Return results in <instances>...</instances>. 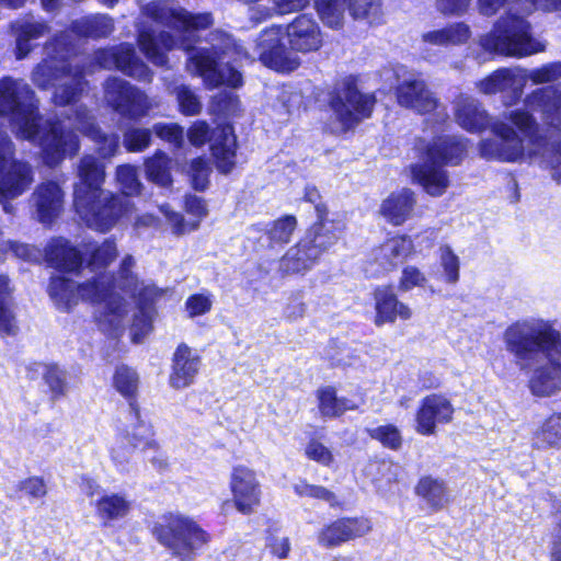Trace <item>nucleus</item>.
I'll return each mask as SVG.
<instances>
[{
    "label": "nucleus",
    "mask_w": 561,
    "mask_h": 561,
    "mask_svg": "<svg viewBox=\"0 0 561 561\" xmlns=\"http://www.w3.org/2000/svg\"><path fill=\"white\" fill-rule=\"evenodd\" d=\"M116 181L126 196L136 195L140 192L141 183L134 165H119L116 169Z\"/></svg>",
    "instance_id": "53"
},
{
    "label": "nucleus",
    "mask_w": 561,
    "mask_h": 561,
    "mask_svg": "<svg viewBox=\"0 0 561 561\" xmlns=\"http://www.w3.org/2000/svg\"><path fill=\"white\" fill-rule=\"evenodd\" d=\"M561 78V62L545 65L528 72V79L536 83L549 82Z\"/></svg>",
    "instance_id": "64"
},
{
    "label": "nucleus",
    "mask_w": 561,
    "mask_h": 561,
    "mask_svg": "<svg viewBox=\"0 0 561 561\" xmlns=\"http://www.w3.org/2000/svg\"><path fill=\"white\" fill-rule=\"evenodd\" d=\"M68 35L61 34L45 45L47 57L32 72V81L41 89L57 84L54 92L56 105L65 106L76 102L88 82L85 76L98 68H116L138 81H151L152 71L139 58L131 44L95 51L93 60L70 58L67 48Z\"/></svg>",
    "instance_id": "1"
},
{
    "label": "nucleus",
    "mask_w": 561,
    "mask_h": 561,
    "mask_svg": "<svg viewBox=\"0 0 561 561\" xmlns=\"http://www.w3.org/2000/svg\"><path fill=\"white\" fill-rule=\"evenodd\" d=\"M85 252L89 253V259L84 270L91 274L88 279L98 282L107 297L112 280V274L107 272V267L118 255L116 243L112 239H106L100 245L88 248Z\"/></svg>",
    "instance_id": "24"
},
{
    "label": "nucleus",
    "mask_w": 561,
    "mask_h": 561,
    "mask_svg": "<svg viewBox=\"0 0 561 561\" xmlns=\"http://www.w3.org/2000/svg\"><path fill=\"white\" fill-rule=\"evenodd\" d=\"M138 450H157L158 443L151 424L141 419L137 402L129 403L128 423L116 434Z\"/></svg>",
    "instance_id": "25"
},
{
    "label": "nucleus",
    "mask_w": 561,
    "mask_h": 561,
    "mask_svg": "<svg viewBox=\"0 0 561 561\" xmlns=\"http://www.w3.org/2000/svg\"><path fill=\"white\" fill-rule=\"evenodd\" d=\"M541 101L545 112L550 117V123L561 127V91L554 87H548L542 91Z\"/></svg>",
    "instance_id": "55"
},
{
    "label": "nucleus",
    "mask_w": 561,
    "mask_h": 561,
    "mask_svg": "<svg viewBox=\"0 0 561 561\" xmlns=\"http://www.w3.org/2000/svg\"><path fill=\"white\" fill-rule=\"evenodd\" d=\"M48 294L56 308L60 311H70L79 300L89 301L96 306L95 319L102 331L117 335L124 329L125 309L115 297L104 295V288L98 282L87 279L77 284L64 276L50 278Z\"/></svg>",
    "instance_id": "6"
},
{
    "label": "nucleus",
    "mask_w": 561,
    "mask_h": 561,
    "mask_svg": "<svg viewBox=\"0 0 561 561\" xmlns=\"http://www.w3.org/2000/svg\"><path fill=\"white\" fill-rule=\"evenodd\" d=\"M157 540L181 561H193L209 535L196 522L181 514L163 515L153 526Z\"/></svg>",
    "instance_id": "10"
},
{
    "label": "nucleus",
    "mask_w": 561,
    "mask_h": 561,
    "mask_svg": "<svg viewBox=\"0 0 561 561\" xmlns=\"http://www.w3.org/2000/svg\"><path fill=\"white\" fill-rule=\"evenodd\" d=\"M280 25L262 31L255 41V53L262 64L279 72H290L300 66L296 53H316L323 46V34L310 14H299L286 25L285 34L289 47L282 43Z\"/></svg>",
    "instance_id": "4"
},
{
    "label": "nucleus",
    "mask_w": 561,
    "mask_h": 561,
    "mask_svg": "<svg viewBox=\"0 0 561 561\" xmlns=\"http://www.w3.org/2000/svg\"><path fill=\"white\" fill-rule=\"evenodd\" d=\"M371 529V523L366 517H342L323 526L317 535V541L321 547L332 549L362 538Z\"/></svg>",
    "instance_id": "17"
},
{
    "label": "nucleus",
    "mask_w": 561,
    "mask_h": 561,
    "mask_svg": "<svg viewBox=\"0 0 561 561\" xmlns=\"http://www.w3.org/2000/svg\"><path fill=\"white\" fill-rule=\"evenodd\" d=\"M170 92L175 95L180 112L186 116H194L201 113L203 105L198 95L187 85L180 84L170 88Z\"/></svg>",
    "instance_id": "49"
},
{
    "label": "nucleus",
    "mask_w": 561,
    "mask_h": 561,
    "mask_svg": "<svg viewBox=\"0 0 561 561\" xmlns=\"http://www.w3.org/2000/svg\"><path fill=\"white\" fill-rule=\"evenodd\" d=\"M318 221L314 222L307 231L304 240L308 241L311 249L317 251V256L329 250L334 245L341 236V228L339 224L329 220L328 208L324 204H317Z\"/></svg>",
    "instance_id": "28"
},
{
    "label": "nucleus",
    "mask_w": 561,
    "mask_h": 561,
    "mask_svg": "<svg viewBox=\"0 0 561 561\" xmlns=\"http://www.w3.org/2000/svg\"><path fill=\"white\" fill-rule=\"evenodd\" d=\"M114 30V20L107 14L84 16L71 24V31L75 34L93 39L108 37Z\"/></svg>",
    "instance_id": "38"
},
{
    "label": "nucleus",
    "mask_w": 561,
    "mask_h": 561,
    "mask_svg": "<svg viewBox=\"0 0 561 561\" xmlns=\"http://www.w3.org/2000/svg\"><path fill=\"white\" fill-rule=\"evenodd\" d=\"M236 148V136L232 127L227 125L218 129L211 144V152L215 158L217 169L221 173L228 174L234 168Z\"/></svg>",
    "instance_id": "34"
},
{
    "label": "nucleus",
    "mask_w": 561,
    "mask_h": 561,
    "mask_svg": "<svg viewBox=\"0 0 561 561\" xmlns=\"http://www.w3.org/2000/svg\"><path fill=\"white\" fill-rule=\"evenodd\" d=\"M495 136L480 144V153L486 159L516 161L523 156V140L512 126L497 123L493 127Z\"/></svg>",
    "instance_id": "19"
},
{
    "label": "nucleus",
    "mask_w": 561,
    "mask_h": 561,
    "mask_svg": "<svg viewBox=\"0 0 561 561\" xmlns=\"http://www.w3.org/2000/svg\"><path fill=\"white\" fill-rule=\"evenodd\" d=\"M151 142V130L148 128L133 127L124 133L123 144L128 152H141Z\"/></svg>",
    "instance_id": "54"
},
{
    "label": "nucleus",
    "mask_w": 561,
    "mask_h": 561,
    "mask_svg": "<svg viewBox=\"0 0 561 561\" xmlns=\"http://www.w3.org/2000/svg\"><path fill=\"white\" fill-rule=\"evenodd\" d=\"M542 356H561V335L542 319L528 322V360Z\"/></svg>",
    "instance_id": "22"
},
{
    "label": "nucleus",
    "mask_w": 561,
    "mask_h": 561,
    "mask_svg": "<svg viewBox=\"0 0 561 561\" xmlns=\"http://www.w3.org/2000/svg\"><path fill=\"white\" fill-rule=\"evenodd\" d=\"M33 182V167L15 159L11 139L8 135H0V205L5 214H14L11 201L23 195Z\"/></svg>",
    "instance_id": "11"
},
{
    "label": "nucleus",
    "mask_w": 561,
    "mask_h": 561,
    "mask_svg": "<svg viewBox=\"0 0 561 561\" xmlns=\"http://www.w3.org/2000/svg\"><path fill=\"white\" fill-rule=\"evenodd\" d=\"M296 228L297 219L293 215H286L274 220L266 231L270 247L288 243Z\"/></svg>",
    "instance_id": "46"
},
{
    "label": "nucleus",
    "mask_w": 561,
    "mask_h": 561,
    "mask_svg": "<svg viewBox=\"0 0 561 561\" xmlns=\"http://www.w3.org/2000/svg\"><path fill=\"white\" fill-rule=\"evenodd\" d=\"M10 31L15 42L14 56L21 60L34 49L33 42L47 35L50 27L44 20L25 15L11 22Z\"/></svg>",
    "instance_id": "23"
},
{
    "label": "nucleus",
    "mask_w": 561,
    "mask_h": 561,
    "mask_svg": "<svg viewBox=\"0 0 561 561\" xmlns=\"http://www.w3.org/2000/svg\"><path fill=\"white\" fill-rule=\"evenodd\" d=\"M526 71L522 68H501L477 83V89L485 94L501 93L506 107L516 105L524 93Z\"/></svg>",
    "instance_id": "15"
},
{
    "label": "nucleus",
    "mask_w": 561,
    "mask_h": 561,
    "mask_svg": "<svg viewBox=\"0 0 561 561\" xmlns=\"http://www.w3.org/2000/svg\"><path fill=\"white\" fill-rule=\"evenodd\" d=\"M504 342L506 350L516 357L520 368H524V359L526 358V324L516 322L508 327L504 333Z\"/></svg>",
    "instance_id": "44"
},
{
    "label": "nucleus",
    "mask_w": 561,
    "mask_h": 561,
    "mask_svg": "<svg viewBox=\"0 0 561 561\" xmlns=\"http://www.w3.org/2000/svg\"><path fill=\"white\" fill-rule=\"evenodd\" d=\"M347 0H316L314 8L322 23L333 30L344 25Z\"/></svg>",
    "instance_id": "42"
},
{
    "label": "nucleus",
    "mask_w": 561,
    "mask_h": 561,
    "mask_svg": "<svg viewBox=\"0 0 561 561\" xmlns=\"http://www.w3.org/2000/svg\"><path fill=\"white\" fill-rule=\"evenodd\" d=\"M533 443L537 447H561V412H554L535 422Z\"/></svg>",
    "instance_id": "39"
},
{
    "label": "nucleus",
    "mask_w": 561,
    "mask_h": 561,
    "mask_svg": "<svg viewBox=\"0 0 561 561\" xmlns=\"http://www.w3.org/2000/svg\"><path fill=\"white\" fill-rule=\"evenodd\" d=\"M137 449L126 443L118 435L111 446L110 455L111 459L121 472H129L133 469V455Z\"/></svg>",
    "instance_id": "48"
},
{
    "label": "nucleus",
    "mask_w": 561,
    "mask_h": 561,
    "mask_svg": "<svg viewBox=\"0 0 561 561\" xmlns=\"http://www.w3.org/2000/svg\"><path fill=\"white\" fill-rule=\"evenodd\" d=\"M16 491L20 493V497H27L30 503L43 500L48 493L46 481L37 476L21 480L16 485Z\"/></svg>",
    "instance_id": "51"
},
{
    "label": "nucleus",
    "mask_w": 561,
    "mask_h": 561,
    "mask_svg": "<svg viewBox=\"0 0 561 561\" xmlns=\"http://www.w3.org/2000/svg\"><path fill=\"white\" fill-rule=\"evenodd\" d=\"M56 122H65L68 125L66 134L72 133L79 139L78 134L75 131L76 128L81 134L90 138L94 142L98 153L104 159L112 158L119 151L118 135L115 133H103L95 125V119L91 115L90 111L83 105L77 106L72 116L57 118ZM78 144L80 145L79 140Z\"/></svg>",
    "instance_id": "14"
},
{
    "label": "nucleus",
    "mask_w": 561,
    "mask_h": 561,
    "mask_svg": "<svg viewBox=\"0 0 561 561\" xmlns=\"http://www.w3.org/2000/svg\"><path fill=\"white\" fill-rule=\"evenodd\" d=\"M210 168L203 158L194 159L190 165V174L195 190L204 191L208 184Z\"/></svg>",
    "instance_id": "60"
},
{
    "label": "nucleus",
    "mask_w": 561,
    "mask_h": 561,
    "mask_svg": "<svg viewBox=\"0 0 561 561\" xmlns=\"http://www.w3.org/2000/svg\"><path fill=\"white\" fill-rule=\"evenodd\" d=\"M413 242L407 236L386 240L373 251L374 261L385 271L396 268L413 253Z\"/></svg>",
    "instance_id": "29"
},
{
    "label": "nucleus",
    "mask_w": 561,
    "mask_h": 561,
    "mask_svg": "<svg viewBox=\"0 0 561 561\" xmlns=\"http://www.w3.org/2000/svg\"><path fill=\"white\" fill-rule=\"evenodd\" d=\"M141 15L159 25L172 28L179 34L175 36L168 31L157 34L146 22L137 23L139 48L147 59L158 67L168 64L169 59L164 50L179 48L190 51L197 42L196 33L213 24L209 13L192 14L173 0L151 1L141 8Z\"/></svg>",
    "instance_id": "2"
},
{
    "label": "nucleus",
    "mask_w": 561,
    "mask_h": 561,
    "mask_svg": "<svg viewBox=\"0 0 561 561\" xmlns=\"http://www.w3.org/2000/svg\"><path fill=\"white\" fill-rule=\"evenodd\" d=\"M152 130L159 138L176 147H180L183 142V128L178 124L157 123Z\"/></svg>",
    "instance_id": "62"
},
{
    "label": "nucleus",
    "mask_w": 561,
    "mask_h": 561,
    "mask_svg": "<svg viewBox=\"0 0 561 561\" xmlns=\"http://www.w3.org/2000/svg\"><path fill=\"white\" fill-rule=\"evenodd\" d=\"M210 110L214 114L222 117L234 116L240 110V101L234 93L220 91L213 98Z\"/></svg>",
    "instance_id": "52"
},
{
    "label": "nucleus",
    "mask_w": 561,
    "mask_h": 561,
    "mask_svg": "<svg viewBox=\"0 0 561 561\" xmlns=\"http://www.w3.org/2000/svg\"><path fill=\"white\" fill-rule=\"evenodd\" d=\"M105 103L117 114L129 119H140L156 105L139 88L118 77H110L103 83Z\"/></svg>",
    "instance_id": "13"
},
{
    "label": "nucleus",
    "mask_w": 561,
    "mask_h": 561,
    "mask_svg": "<svg viewBox=\"0 0 561 561\" xmlns=\"http://www.w3.org/2000/svg\"><path fill=\"white\" fill-rule=\"evenodd\" d=\"M507 2L508 10L493 30L480 37V46L488 53L510 57H523L526 53V21L522 0L512 4L511 0H478L480 12L491 16Z\"/></svg>",
    "instance_id": "9"
},
{
    "label": "nucleus",
    "mask_w": 561,
    "mask_h": 561,
    "mask_svg": "<svg viewBox=\"0 0 561 561\" xmlns=\"http://www.w3.org/2000/svg\"><path fill=\"white\" fill-rule=\"evenodd\" d=\"M319 410L324 417H336L347 410H355L357 405L346 398H337L333 387H324L317 391Z\"/></svg>",
    "instance_id": "41"
},
{
    "label": "nucleus",
    "mask_w": 561,
    "mask_h": 561,
    "mask_svg": "<svg viewBox=\"0 0 561 561\" xmlns=\"http://www.w3.org/2000/svg\"><path fill=\"white\" fill-rule=\"evenodd\" d=\"M376 99L362 93L352 78L342 81L331 95L330 106L343 129L353 128L371 115Z\"/></svg>",
    "instance_id": "12"
},
{
    "label": "nucleus",
    "mask_w": 561,
    "mask_h": 561,
    "mask_svg": "<svg viewBox=\"0 0 561 561\" xmlns=\"http://www.w3.org/2000/svg\"><path fill=\"white\" fill-rule=\"evenodd\" d=\"M36 218L43 225H50L61 213L64 192L51 181L39 184L32 194Z\"/></svg>",
    "instance_id": "27"
},
{
    "label": "nucleus",
    "mask_w": 561,
    "mask_h": 561,
    "mask_svg": "<svg viewBox=\"0 0 561 561\" xmlns=\"http://www.w3.org/2000/svg\"><path fill=\"white\" fill-rule=\"evenodd\" d=\"M415 149L421 161L411 167L412 178L432 196H440L449 186L445 164L457 165L461 162L466 145L455 136H439L433 142L417 141Z\"/></svg>",
    "instance_id": "7"
},
{
    "label": "nucleus",
    "mask_w": 561,
    "mask_h": 561,
    "mask_svg": "<svg viewBox=\"0 0 561 561\" xmlns=\"http://www.w3.org/2000/svg\"><path fill=\"white\" fill-rule=\"evenodd\" d=\"M453 414L454 408L447 398L440 394L426 396L416 412L415 430L421 435H434L436 426L449 423Z\"/></svg>",
    "instance_id": "21"
},
{
    "label": "nucleus",
    "mask_w": 561,
    "mask_h": 561,
    "mask_svg": "<svg viewBox=\"0 0 561 561\" xmlns=\"http://www.w3.org/2000/svg\"><path fill=\"white\" fill-rule=\"evenodd\" d=\"M427 283L425 274L413 265H408L402 270L399 280L401 291H410L414 287H424Z\"/></svg>",
    "instance_id": "59"
},
{
    "label": "nucleus",
    "mask_w": 561,
    "mask_h": 561,
    "mask_svg": "<svg viewBox=\"0 0 561 561\" xmlns=\"http://www.w3.org/2000/svg\"><path fill=\"white\" fill-rule=\"evenodd\" d=\"M455 118L459 126L470 133L485 129L490 123L486 111L472 96L460 95L455 104Z\"/></svg>",
    "instance_id": "31"
},
{
    "label": "nucleus",
    "mask_w": 561,
    "mask_h": 561,
    "mask_svg": "<svg viewBox=\"0 0 561 561\" xmlns=\"http://www.w3.org/2000/svg\"><path fill=\"white\" fill-rule=\"evenodd\" d=\"M135 265L136 261L131 255L127 254L124 256L116 276L112 275L107 299L110 296L115 297L117 302L125 309L124 320L128 312V305L118 294L114 293V288L117 287L137 299V312L134 314L130 335L134 343H141L152 330L153 304L163 295V290L154 285L140 283L134 273Z\"/></svg>",
    "instance_id": "8"
},
{
    "label": "nucleus",
    "mask_w": 561,
    "mask_h": 561,
    "mask_svg": "<svg viewBox=\"0 0 561 561\" xmlns=\"http://www.w3.org/2000/svg\"><path fill=\"white\" fill-rule=\"evenodd\" d=\"M439 252L440 266L444 271L445 280L449 284H456L459 280V257L449 245L440 247Z\"/></svg>",
    "instance_id": "57"
},
{
    "label": "nucleus",
    "mask_w": 561,
    "mask_h": 561,
    "mask_svg": "<svg viewBox=\"0 0 561 561\" xmlns=\"http://www.w3.org/2000/svg\"><path fill=\"white\" fill-rule=\"evenodd\" d=\"M398 103L420 114H426L438 110V116H447L444 107H440L434 93L427 88L424 80L415 75L404 78L396 88Z\"/></svg>",
    "instance_id": "16"
},
{
    "label": "nucleus",
    "mask_w": 561,
    "mask_h": 561,
    "mask_svg": "<svg viewBox=\"0 0 561 561\" xmlns=\"http://www.w3.org/2000/svg\"><path fill=\"white\" fill-rule=\"evenodd\" d=\"M317 251L308 241L301 239L282 257L279 267L284 273H300L309 270L318 260Z\"/></svg>",
    "instance_id": "36"
},
{
    "label": "nucleus",
    "mask_w": 561,
    "mask_h": 561,
    "mask_svg": "<svg viewBox=\"0 0 561 561\" xmlns=\"http://www.w3.org/2000/svg\"><path fill=\"white\" fill-rule=\"evenodd\" d=\"M367 433L370 438L379 442L383 447L391 450H399L403 443L401 431L393 424L368 428Z\"/></svg>",
    "instance_id": "50"
},
{
    "label": "nucleus",
    "mask_w": 561,
    "mask_h": 561,
    "mask_svg": "<svg viewBox=\"0 0 561 561\" xmlns=\"http://www.w3.org/2000/svg\"><path fill=\"white\" fill-rule=\"evenodd\" d=\"M45 259L50 266L64 272H76L82 266L80 252L64 238L53 239L46 245Z\"/></svg>",
    "instance_id": "32"
},
{
    "label": "nucleus",
    "mask_w": 561,
    "mask_h": 561,
    "mask_svg": "<svg viewBox=\"0 0 561 561\" xmlns=\"http://www.w3.org/2000/svg\"><path fill=\"white\" fill-rule=\"evenodd\" d=\"M252 57L236 41L222 32L211 33L210 47L201 48L187 59L190 72L203 78L207 88L221 84L239 88L242 75L236 65Z\"/></svg>",
    "instance_id": "5"
},
{
    "label": "nucleus",
    "mask_w": 561,
    "mask_h": 561,
    "mask_svg": "<svg viewBox=\"0 0 561 561\" xmlns=\"http://www.w3.org/2000/svg\"><path fill=\"white\" fill-rule=\"evenodd\" d=\"M130 507V501L124 494L118 493L103 494L95 502L96 515L105 524L126 517Z\"/></svg>",
    "instance_id": "40"
},
{
    "label": "nucleus",
    "mask_w": 561,
    "mask_h": 561,
    "mask_svg": "<svg viewBox=\"0 0 561 561\" xmlns=\"http://www.w3.org/2000/svg\"><path fill=\"white\" fill-rule=\"evenodd\" d=\"M348 9L355 19H368L370 23L378 20L380 0H348Z\"/></svg>",
    "instance_id": "56"
},
{
    "label": "nucleus",
    "mask_w": 561,
    "mask_h": 561,
    "mask_svg": "<svg viewBox=\"0 0 561 561\" xmlns=\"http://www.w3.org/2000/svg\"><path fill=\"white\" fill-rule=\"evenodd\" d=\"M415 493L434 511L443 510L450 502L446 482L432 476H425L419 480Z\"/></svg>",
    "instance_id": "35"
},
{
    "label": "nucleus",
    "mask_w": 561,
    "mask_h": 561,
    "mask_svg": "<svg viewBox=\"0 0 561 561\" xmlns=\"http://www.w3.org/2000/svg\"><path fill=\"white\" fill-rule=\"evenodd\" d=\"M77 174L79 182L73 192L77 214L91 229L100 232L111 230L127 213L128 201L102 188L106 175L105 165L93 154L80 159Z\"/></svg>",
    "instance_id": "3"
},
{
    "label": "nucleus",
    "mask_w": 561,
    "mask_h": 561,
    "mask_svg": "<svg viewBox=\"0 0 561 561\" xmlns=\"http://www.w3.org/2000/svg\"><path fill=\"white\" fill-rule=\"evenodd\" d=\"M530 389L535 396L549 397L561 390V356L530 358Z\"/></svg>",
    "instance_id": "20"
},
{
    "label": "nucleus",
    "mask_w": 561,
    "mask_h": 561,
    "mask_svg": "<svg viewBox=\"0 0 561 561\" xmlns=\"http://www.w3.org/2000/svg\"><path fill=\"white\" fill-rule=\"evenodd\" d=\"M213 299L210 294H195L190 296L185 301V309L190 318L203 316L210 311Z\"/></svg>",
    "instance_id": "61"
},
{
    "label": "nucleus",
    "mask_w": 561,
    "mask_h": 561,
    "mask_svg": "<svg viewBox=\"0 0 561 561\" xmlns=\"http://www.w3.org/2000/svg\"><path fill=\"white\" fill-rule=\"evenodd\" d=\"M294 490L299 496L314 497L329 503H332L335 500L334 494L328 489L320 485L309 484L306 481L295 483Z\"/></svg>",
    "instance_id": "63"
},
{
    "label": "nucleus",
    "mask_w": 561,
    "mask_h": 561,
    "mask_svg": "<svg viewBox=\"0 0 561 561\" xmlns=\"http://www.w3.org/2000/svg\"><path fill=\"white\" fill-rule=\"evenodd\" d=\"M16 330L11 310L10 280L7 276L0 275V335H13Z\"/></svg>",
    "instance_id": "43"
},
{
    "label": "nucleus",
    "mask_w": 561,
    "mask_h": 561,
    "mask_svg": "<svg viewBox=\"0 0 561 561\" xmlns=\"http://www.w3.org/2000/svg\"><path fill=\"white\" fill-rule=\"evenodd\" d=\"M113 385L124 398L129 400V403L136 402L139 377L134 369L125 365L117 367L113 376Z\"/></svg>",
    "instance_id": "45"
},
{
    "label": "nucleus",
    "mask_w": 561,
    "mask_h": 561,
    "mask_svg": "<svg viewBox=\"0 0 561 561\" xmlns=\"http://www.w3.org/2000/svg\"><path fill=\"white\" fill-rule=\"evenodd\" d=\"M471 36L469 25L463 22L448 24L440 30L426 32L422 35V42L435 46H457L468 42Z\"/></svg>",
    "instance_id": "37"
},
{
    "label": "nucleus",
    "mask_w": 561,
    "mask_h": 561,
    "mask_svg": "<svg viewBox=\"0 0 561 561\" xmlns=\"http://www.w3.org/2000/svg\"><path fill=\"white\" fill-rule=\"evenodd\" d=\"M199 355L185 343H181L173 354L170 386L174 389H184L191 386L199 371Z\"/></svg>",
    "instance_id": "26"
},
{
    "label": "nucleus",
    "mask_w": 561,
    "mask_h": 561,
    "mask_svg": "<svg viewBox=\"0 0 561 561\" xmlns=\"http://www.w3.org/2000/svg\"><path fill=\"white\" fill-rule=\"evenodd\" d=\"M414 193L409 188L391 193L380 206L382 217L394 226L405 222L412 215L415 206Z\"/></svg>",
    "instance_id": "33"
},
{
    "label": "nucleus",
    "mask_w": 561,
    "mask_h": 561,
    "mask_svg": "<svg viewBox=\"0 0 561 561\" xmlns=\"http://www.w3.org/2000/svg\"><path fill=\"white\" fill-rule=\"evenodd\" d=\"M146 172L148 178L161 185L168 186L171 183L170 159L165 153L158 151L156 154L146 160Z\"/></svg>",
    "instance_id": "47"
},
{
    "label": "nucleus",
    "mask_w": 561,
    "mask_h": 561,
    "mask_svg": "<svg viewBox=\"0 0 561 561\" xmlns=\"http://www.w3.org/2000/svg\"><path fill=\"white\" fill-rule=\"evenodd\" d=\"M375 324L380 327L385 323H393L399 317L402 320H409L412 317L410 307L398 300L396 294L390 287H379L375 290Z\"/></svg>",
    "instance_id": "30"
},
{
    "label": "nucleus",
    "mask_w": 561,
    "mask_h": 561,
    "mask_svg": "<svg viewBox=\"0 0 561 561\" xmlns=\"http://www.w3.org/2000/svg\"><path fill=\"white\" fill-rule=\"evenodd\" d=\"M44 379L49 387L54 398H59L66 393V374L59 367L55 365L45 366Z\"/></svg>",
    "instance_id": "58"
},
{
    "label": "nucleus",
    "mask_w": 561,
    "mask_h": 561,
    "mask_svg": "<svg viewBox=\"0 0 561 561\" xmlns=\"http://www.w3.org/2000/svg\"><path fill=\"white\" fill-rule=\"evenodd\" d=\"M230 489L238 512L249 515L259 506L261 485L252 469L245 466L234 467L231 472Z\"/></svg>",
    "instance_id": "18"
}]
</instances>
